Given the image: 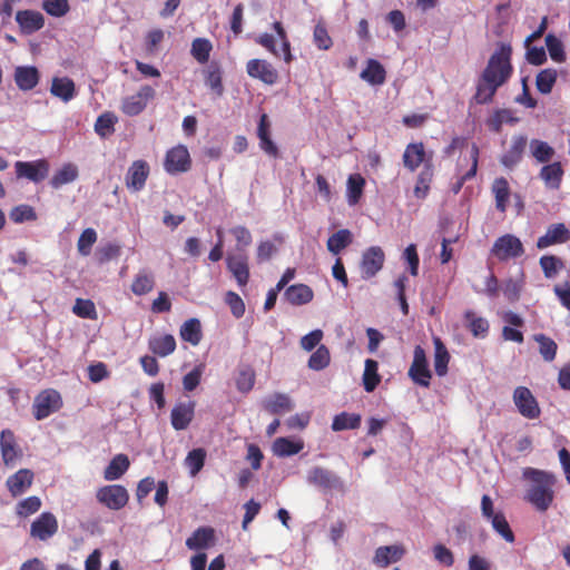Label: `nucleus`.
<instances>
[{"label":"nucleus","mask_w":570,"mask_h":570,"mask_svg":"<svg viewBox=\"0 0 570 570\" xmlns=\"http://www.w3.org/2000/svg\"><path fill=\"white\" fill-rule=\"evenodd\" d=\"M205 83L216 96L223 95L222 70L216 63L209 65L205 70Z\"/></svg>","instance_id":"nucleus-46"},{"label":"nucleus","mask_w":570,"mask_h":570,"mask_svg":"<svg viewBox=\"0 0 570 570\" xmlns=\"http://www.w3.org/2000/svg\"><path fill=\"white\" fill-rule=\"evenodd\" d=\"M557 70L547 68L541 70L535 78V86L539 92L548 95L552 91V88L557 81Z\"/></svg>","instance_id":"nucleus-48"},{"label":"nucleus","mask_w":570,"mask_h":570,"mask_svg":"<svg viewBox=\"0 0 570 570\" xmlns=\"http://www.w3.org/2000/svg\"><path fill=\"white\" fill-rule=\"evenodd\" d=\"M155 286L154 276L147 271H140L134 277L131 292L137 296H142L153 291Z\"/></svg>","instance_id":"nucleus-42"},{"label":"nucleus","mask_w":570,"mask_h":570,"mask_svg":"<svg viewBox=\"0 0 570 570\" xmlns=\"http://www.w3.org/2000/svg\"><path fill=\"white\" fill-rule=\"evenodd\" d=\"M362 416L360 414L341 412L334 416L331 428L334 432L355 430L360 428Z\"/></svg>","instance_id":"nucleus-37"},{"label":"nucleus","mask_w":570,"mask_h":570,"mask_svg":"<svg viewBox=\"0 0 570 570\" xmlns=\"http://www.w3.org/2000/svg\"><path fill=\"white\" fill-rule=\"evenodd\" d=\"M331 361L330 351L325 345H320L309 356L308 367L314 371H321L328 366Z\"/></svg>","instance_id":"nucleus-55"},{"label":"nucleus","mask_w":570,"mask_h":570,"mask_svg":"<svg viewBox=\"0 0 570 570\" xmlns=\"http://www.w3.org/2000/svg\"><path fill=\"white\" fill-rule=\"evenodd\" d=\"M360 77L372 86H379L384 83L386 71L377 60L368 59Z\"/></svg>","instance_id":"nucleus-33"},{"label":"nucleus","mask_w":570,"mask_h":570,"mask_svg":"<svg viewBox=\"0 0 570 570\" xmlns=\"http://www.w3.org/2000/svg\"><path fill=\"white\" fill-rule=\"evenodd\" d=\"M117 117L112 112H104L97 118L95 130L100 137H107L114 132Z\"/></svg>","instance_id":"nucleus-58"},{"label":"nucleus","mask_w":570,"mask_h":570,"mask_svg":"<svg viewBox=\"0 0 570 570\" xmlns=\"http://www.w3.org/2000/svg\"><path fill=\"white\" fill-rule=\"evenodd\" d=\"M78 177V168L76 165L68 163L65 164L50 179L52 188L58 189L61 186L72 183Z\"/></svg>","instance_id":"nucleus-39"},{"label":"nucleus","mask_w":570,"mask_h":570,"mask_svg":"<svg viewBox=\"0 0 570 570\" xmlns=\"http://www.w3.org/2000/svg\"><path fill=\"white\" fill-rule=\"evenodd\" d=\"M17 87L22 91H30L37 87L40 72L35 66H18L13 73Z\"/></svg>","instance_id":"nucleus-20"},{"label":"nucleus","mask_w":570,"mask_h":570,"mask_svg":"<svg viewBox=\"0 0 570 570\" xmlns=\"http://www.w3.org/2000/svg\"><path fill=\"white\" fill-rule=\"evenodd\" d=\"M130 461L126 454L115 455L104 471V479L115 481L120 479L129 469Z\"/></svg>","instance_id":"nucleus-32"},{"label":"nucleus","mask_w":570,"mask_h":570,"mask_svg":"<svg viewBox=\"0 0 570 570\" xmlns=\"http://www.w3.org/2000/svg\"><path fill=\"white\" fill-rule=\"evenodd\" d=\"M206 459V451L202 448L191 450L186 459L185 464L189 469L191 475H196L204 466Z\"/></svg>","instance_id":"nucleus-57"},{"label":"nucleus","mask_w":570,"mask_h":570,"mask_svg":"<svg viewBox=\"0 0 570 570\" xmlns=\"http://www.w3.org/2000/svg\"><path fill=\"white\" fill-rule=\"evenodd\" d=\"M63 406L61 394L55 389L40 391L32 403V414L37 421L45 420Z\"/></svg>","instance_id":"nucleus-3"},{"label":"nucleus","mask_w":570,"mask_h":570,"mask_svg":"<svg viewBox=\"0 0 570 570\" xmlns=\"http://www.w3.org/2000/svg\"><path fill=\"white\" fill-rule=\"evenodd\" d=\"M50 94L63 102L72 100L77 95L73 80L69 77H53Z\"/></svg>","instance_id":"nucleus-24"},{"label":"nucleus","mask_w":570,"mask_h":570,"mask_svg":"<svg viewBox=\"0 0 570 570\" xmlns=\"http://www.w3.org/2000/svg\"><path fill=\"white\" fill-rule=\"evenodd\" d=\"M434 343V371L438 376H444L448 373V365L450 362V354L442 342V340L438 336L433 338Z\"/></svg>","instance_id":"nucleus-35"},{"label":"nucleus","mask_w":570,"mask_h":570,"mask_svg":"<svg viewBox=\"0 0 570 570\" xmlns=\"http://www.w3.org/2000/svg\"><path fill=\"white\" fill-rule=\"evenodd\" d=\"M265 409L272 414H283L293 410V403L286 394L277 393L264 402Z\"/></svg>","instance_id":"nucleus-41"},{"label":"nucleus","mask_w":570,"mask_h":570,"mask_svg":"<svg viewBox=\"0 0 570 570\" xmlns=\"http://www.w3.org/2000/svg\"><path fill=\"white\" fill-rule=\"evenodd\" d=\"M0 448L4 464H12L19 455V451L17 449L14 434L11 430H3L1 432Z\"/></svg>","instance_id":"nucleus-31"},{"label":"nucleus","mask_w":570,"mask_h":570,"mask_svg":"<svg viewBox=\"0 0 570 570\" xmlns=\"http://www.w3.org/2000/svg\"><path fill=\"white\" fill-rule=\"evenodd\" d=\"M570 239V230L564 224H552L548 227L547 233L539 237L537 240V247L542 249L554 244H562Z\"/></svg>","instance_id":"nucleus-21"},{"label":"nucleus","mask_w":570,"mask_h":570,"mask_svg":"<svg viewBox=\"0 0 570 570\" xmlns=\"http://www.w3.org/2000/svg\"><path fill=\"white\" fill-rule=\"evenodd\" d=\"M491 254L500 262H505L522 256L524 254V247L517 236L505 234L497 238L492 246Z\"/></svg>","instance_id":"nucleus-5"},{"label":"nucleus","mask_w":570,"mask_h":570,"mask_svg":"<svg viewBox=\"0 0 570 570\" xmlns=\"http://www.w3.org/2000/svg\"><path fill=\"white\" fill-rule=\"evenodd\" d=\"M403 165L410 171H415L421 165L425 166V163L432 157H426L425 147L422 141L411 142L405 147L403 153Z\"/></svg>","instance_id":"nucleus-18"},{"label":"nucleus","mask_w":570,"mask_h":570,"mask_svg":"<svg viewBox=\"0 0 570 570\" xmlns=\"http://www.w3.org/2000/svg\"><path fill=\"white\" fill-rule=\"evenodd\" d=\"M96 499L109 510L118 511L128 504L129 493L121 484H108L96 491Z\"/></svg>","instance_id":"nucleus-4"},{"label":"nucleus","mask_w":570,"mask_h":570,"mask_svg":"<svg viewBox=\"0 0 570 570\" xmlns=\"http://www.w3.org/2000/svg\"><path fill=\"white\" fill-rule=\"evenodd\" d=\"M148 348L160 357H166L176 350V340L171 334L156 335L149 338Z\"/></svg>","instance_id":"nucleus-27"},{"label":"nucleus","mask_w":570,"mask_h":570,"mask_svg":"<svg viewBox=\"0 0 570 570\" xmlns=\"http://www.w3.org/2000/svg\"><path fill=\"white\" fill-rule=\"evenodd\" d=\"M191 159L188 149L178 145L166 153L164 168L170 175L186 173L190 169Z\"/></svg>","instance_id":"nucleus-10"},{"label":"nucleus","mask_w":570,"mask_h":570,"mask_svg":"<svg viewBox=\"0 0 570 570\" xmlns=\"http://www.w3.org/2000/svg\"><path fill=\"white\" fill-rule=\"evenodd\" d=\"M464 318L468 322L470 332L475 337H484L489 332V323L485 318L479 317L472 311L464 313Z\"/></svg>","instance_id":"nucleus-50"},{"label":"nucleus","mask_w":570,"mask_h":570,"mask_svg":"<svg viewBox=\"0 0 570 570\" xmlns=\"http://www.w3.org/2000/svg\"><path fill=\"white\" fill-rule=\"evenodd\" d=\"M404 554V550L397 546H384L380 547L375 551L373 562L382 568L387 567L391 563L397 562Z\"/></svg>","instance_id":"nucleus-30"},{"label":"nucleus","mask_w":570,"mask_h":570,"mask_svg":"<svg viewBox=\"0 0 570 570\" xmlns=\"http://www.w3.org/2000/svg\"><path fill=\"white\" fill-rule=\"evenodd\" d=\"M407 374L415 384L423 387L430 386L432 372L429 368L425 351L420 345L414 347L413 361Z\"/></svg>","instance_id":"nucleus-6"},{"label":"nucleus","mask_w":570,"mask_h":570,"mask_svg":"<svg viewBox=\"0 0 570 570\" xmlns=\"http://www.w3.org/2000/svg\"><path fill=\"white\" fill-rule=\"evenodd\" d=\"M215 543V530L210 527H200L187 538L186 546L190 550L207 549Z\"/></svg>","instance_id":"nucleus-23"},{"label":"nucleus","mask_w":570,"mask_h":570,"mask_svg":"<svg viewBox=\"0 0 570 570\" xmlns=\"http://www.w3.org/2000/svg\"><path fill=\"white\" fill-rule=\"evenodd\" d=\"M540 266L547 278L554 277L563 268V262L553 255H544L540 258Z\"/></svg>","instance_id":"nucleus-62"},{"label":"nucleus","mask_w":570,"mask_h":570,"mask_svg":"<svg viewBox=\"0 0 570 570\" xmlns=\"http://www.w3.org/2000/svg\"><path fill=\"white\" fill-rule=\"evenodd\" d=\"M284 296L289 304L299 306L309 303L314 297V293L305 284H294L286 288Z\"/></svg>","instance_id":"nucleus-28"},{"label":"nucleus","mask_w":570,"mask_h":570,"mask_svg":"<svg viewBox=\"0 0 570 570\" xmlns=\"http://www.w3.org/2000/svg\"><path fill=\"white\" fill-rule=\"evenodd\" d=\"M233 381L240 393L249 392V363L242 358L233 373Z\"/></svg>","instance_id":"nucleus-44"},{"label":"nucleus","mask_w":570,"mask_h":570,"mask_svg":"<svg viewBox=\"0 0 570 570\" xmlns=\"http://www.w3.org/2000/svg\"><path fill=\"white\" fill-rule=\"evenodd\" d=\"M304 448L301 439L277 438L273 442V453L279 458L292 456L299 453Z\"/></svg>","instance_id":"nucleus-29"},{"label":"nucleus","mask_w":570,"mask_h":570,"mask_svg":"<svg viewBox=\"0 0 570 570\" xmlns=\"http://www.w3.org/2000/svg\"><path fill=\"white\" fill-rule=\"evenodd\" d=\"M41 508V500L39 497L31 495L16 505V513L19 517L27 518L36 512H38Z\"/></svg>","instance_id":"nucleus-59"},{"label":"nucleus","mask_w":570,"mask_h":570,"mask_svg":"<svg viewBox=\"0 0 570 570\" xmlns=\"http://www.w3.org/2000/svg\"><path fill=\"white\" fill-rule=\"evenodd\" d=\"M524 281H523V274H521V277L519 279L509 278L503 282L502 284V292L504 297L510 303H515L520 298L521 291L523 288Z\"/></svg>","instance_id":"nucleus-54"},{"label":"nucleus","mask_w":570,"mask_h":570,"mask_svg":"<svg viewBox=\"0 0 570 570\" xmlns=\"http://www.w3.org/2000/svg\"><path fill=\"white\" fill-rule=\"evenodd\" d=\"M10 219L13 223L20 224L27 220H35L37 218V214L35 209L29 205H19L11 209Z\"/></svg>","instance_id":"nucleus-64"},{"label":"nucleus","mask_w":570,"mask_h":570,"mask_svg":"<svg viewBox=\"0 0 570 570\" xmlns=\"http://www.w3.org/2000/svg\"><path fill=\"white\" fill-rule=\"evenodd\" d=\"M522 478L528 482L524 500L539 512H546L554 500L556 475L529 466L522 470Z\"/></svg>","instance_id":"nucleus-2"},{"label":"nucleus","mask_w":570,"mask_h":570,"mask_svg":"<svg viewBox=\"0 0 570 570\" xmlns=\"http://www.w3.org/2000/svg\"><path fill=\"white\" fill-rule=\"evenodd\" d=\"M365 179L360 175H351L347 179V202L350 205H356L363 194Z\"/></svg>","instance_id":"nucleus-49"},{"label":"nucleus","mask_w":570,"mask_h":570,"mask_svg":"<svg viewBox=\"0 0 570 570\" xmlns=\"http://www.w3.org/2000/svg\"><path fill=\"white\" fill-rule=\"evenodd\" d=\"M307 481L324 491L343 488L341 479L334 472L321 466H315L308 472Z\"/></svg>","instance_id":"nucleus-15"},{"label":"nucleus","mask_w":570,"mask_h":570,"mask_svg":"<svg viewBox=\"0 0 570 570\" xmlns=\"http://www.w3.org/2000/svg\"><path fill=\"white\" fill-rule=\"evenodd\" d=\"M493 529L507 541L512 543L514 541V533L511 530L509 522L507 521L503 513L498 512L495 517L491 519Z\"/></svg>","instance_id":"nucleus-61"},{"label":"nucleus","mask_w":570,"mask_h":570,"mask_svg":"<svg viewBox=\"0 0 570 570\" xmlns=\"http://www.w3.org/2000/svg\"><path fill=\"white\" fill-rule=\"evenodd\" d=\"M546 46L549 52L550 58L558 63L566 61V52L564 46L562 41L554 36L553 33H549L546 37Z\"/></svg>","instance_id":"nucleus-53"},{"label":"nucleus","mask_w":570,"mask_h":570,"mask_svg":"<svg viewBox=\"0 0 570 570\" xmlns=\"http://www.w3.org/2000/svg\"><path fill=\"white\" fill-rule=\"evenodd\" d=\"M228 269L233 273L239 285H245L248 279V267L246 261L235 256L227 257Z\"/></svg>","instance_id":"nucleus-52"},{"label":"nucleus","mask_w":570,"mask_h":570,"mask_svg":"<svg viewBox=\"0 0 570 570\" xmlns=\"http://www.w3.org/2000/svg\"><path fill=\"white\" fill-rule=\"evenodd\" d=\"M513 402L523 417L528 420H535L540 417L541 409L530 389L525 386H518L513 392Z\"/></svg>","instance_id":"nucleus-8"},{"label":"nucleus","mask_w":570,"mask_h":570,"mask_svg":"<svg viewBox=\"0 0 570 570\" xmlns=\"http://www.w3.org/2000/svg\"><path fill=\"white\" fill-rule=\"evenodd\" d=\"M58 520L51 512H42L30 525V535L47 541L58 532Z\"/></svg>","instance_id":"nucleus-13"},{"label":"nucleus","mask_w":570,"mask_h":570,"mask_svg":"<svg viewBox=\"0 0 570 570\" xmlns=\"http://www.w3.org/2000/svg\"><path fill=\"white\" fill-rule=\"evenodd\" d=\"M149 174L150 167L146 160L132 161L125 177L126 187L134 193L142 190Z\"/></svg>","instance_id":"nucleus-14"},{"label":"nucleus","mask_w":570,"mask_h":570,"mask_svg":"<svg viewBox=\"0 0 570 570\" xmlns=\"http://www.w3.org/2000/svg\"><path fill=\"white\" fill-rule=\"evenodd\" d=\"M195 402H179L170 413V422L176 431L185 430L189 426L195 416Z\"/></svg>","instance_id":"nucleus-16"},{"label":"nucleus","mask_w":570,"mask_h":570,"mask_svg":"<svg viewBox=\"0 0 570 570\" xmlns=\"http://www.w3.org/2000/svg\"><path fill=\"white\" fill-rule=\"evenodd\" d=\"M492 191L495 197L497 209L501 213H504L507 210L510 197V187L508 180L503 177L497 178L492 185Z\"/></svg>","instance_id":"nucleus-40"},{"label":"nucleus","mask_w":570,"mask_h":570,"mask_svg":"<svg viewBox=\"0 0 570 570\" xmlns=\"http://www.w3.org/2000/svg\"><path fill=\"white\" fill-rule=\"evenodd\" d=\"M511 56V45L499 42L478 81L476 91L473 97L476 104L485 105L491 102L497 90L509 81L513 73Z\"/></svg>","instance_id":"nucleus-1"},{"label":"nucleus","mask_w":570,"mask_h":570,"mask_svg":"<svg viewBox=\"0 0 570 570\" xmlns=\"http://www.w3.org/2000/svg\"><path fill=\"white\" fill-rule=\"evenodd\" d=\"M527 144H528L527 136H524V135H514L511 138L510 147L501 156V159H500L501 164L505 168H509V169H511L514 166H517L521 161V159L523 157V154H524L525 148H527Z\"/></svg>","instance_id":"nucleus-17"},{"label":"nucleus","mask_w":570,"mask_h":570,"mask_svg":"<svg viewBox=\"0 0 570 570\" xmlns=\"http://www.w3.org/2000/svg\"><path fill=\"white\" fill-rule=\"evenodd\" d=\"M362 380L366 392L371 393L377 387L381 382V375L379 374V363L375 360H365Z\"/></svg>","instance_id":"nucleus-38"},{"label":"nucleus","mask_w":570,"mask_h":570,"mask_svg":"<svg viewBox=\"0 0 570 570\" xmlns=\"http://www.w3.org/2000/svg\"><path fill=\"white\" fill-rule=\"evenodd\" d=\"M212 49L210 41L205 38H196L191 43V55L199 63L208 61Z\"/></svg>","instance_id":"nucleus-56"},{"label":"nucleus","mask_w":570,"mask_h":570,"mask_svg":"<svg viewBox=\"0 0 570 570\" xmlns=\"http://www.w3.org/2000/svg\"><path fill=\"white\" fill-rule=\"evenodd\" d=\"M531 155L537 161L546 164L554 156V149L546 141L532 139L530 142Z\"/></svg>","instance_id":"nucleus-51"},{"label":"nucleus","mask_w":570,"mask_h":570,"mask_svg":"<svg viewBox=\"0 0 570 570\" xmlns=\"http://www.w3.org/2000/svg\"><path fill=\"white\" fill-rule=\"evenodd\" d=\"M97 242V233L94 228H86L79 236L77 249L80 255L88 256Z\"/></svg>","instance_id":"nucleus-60"},{"label":"nucleus","mask_w":570,"mask_h":570,"mask_svg":"<svg viewBox=\"0 0 570 570\" xmlns=\"http://www.w3.org/2000/svg\"><path fill=\"white\" fill-rule=\"evenodd\" d=\"M385 254L380 246H371L364 250L361 259V275L363 279L374 277L384 266Z\"/></svg>","instance_id":"nucleus-12"},{"label":"nucleus","mask_w":570,"mask_h":570,"mask_svg":"<svg viewBox=\"0 0 570 570\" xmlns=\"http://www.w3.org/2000/svg\"><path fill=\"white\" fill-rule=\"evenodd\" d=\"M72 312L82 318L97 320V311L92 301L77 298Z\"/></svg>","instance_id":"nucleus-63"},{"label":"nucleus","mask_w":570,"mask_h":570,"mask_svg":"<svg viewBox=\"0 0 570 570\" xmlns=\"http://www.w3.org/2000/svg\"><path fill=\"white\" fill-rule=\"evenodd\" d=\"M49 169V161L45 158L33 161L18 160L14 164L17 178H26L36 184L42 181L48 176Z\"/></svg>","instance_id":"nucleus-7"},{"label":"nucleus","mask_w":570,"mask_h":570,"mask_svg":"<svg viewBox=\"0 0 570 570\" xmlns=\"http://www.w3.org/2000/svg\"><path fill=\"white\" fill-rule=\"evenodd\" d=\"M517 121L518 118L513 116L510 109H498L488 119L487 124L492 131L500 132L503 124H514Z\"/></svg>","instance_id":"nucleus-47"},{"label":"nucleus","mask_w":570,"mask_h":570,"mask_svg":"<svg viewBox=\"0 0 570 570\" xmlns=\"http://www.w3.org/2000/svg\"><path fill=\"white\" fill-rule=\"evenodd\" d=\"M259 149L269 158L279 157V149L272 139V121L266 114H262L256 128Z\"/></svg>","instance_id":"nucleus-9"},{"label":"nucleus","mask_w":570,"mask_h":570,"mask_svg":"<svg viewBox=\"0 0 570 570\" xmlns=\"http://www.w3.org/2000/svg\"><path fill=\"white\" fill-rule=\"evenodd\" d=\"M183 341L196 346L200 343L203 333L202 325L198 318H189L181 326L179 331Z\"/></svg>","instance_id":"nucleus-36"},{"label":"nucleus","mask_w":570,"mask_h":570,"mask_svg":"<svg viewBox=\"0 0 570 570\" xmlns=\"http://www.w3.org/2000/svg\"><path fill=\"white\" fill-rule=\"evenodd\" d=\"M353 242L352 233L348 229H340L327 239V249L337 255Z\"/></svg>","instance_id":"nucleus-43"},{"label":"nucleus","mask_w":570,"mask_h":570,"mask_svg":"<svg viewBox=\"0 0 570 570\" xmlns=\"http://www.w3.org/2000/svg\"><path fill=\"white\" fill-rule=\"evenodd\" d=\"M433 175H434L433 164H432V160L429 159L425 163V166L423 167V169L417 175L416 184H415V187L413 190L414 196L416 198L423 199L426 197V195L429 194V190H430V185L432 183Z\"/></svg>","instance_id":"nucleus-34"},{"label":"nucleus","mask_w":570,"mask_h":570,"mask_svg":"<svg viewBox=\"0 0 570 570\" xmlns=\"http://www.w3.org/2000/svg\"><path fill=\"white\" fill-rule=\"evenodd\" d=\"M252 77L261 79L266 85H274L278 80V72L271 62L261 59H253Z\"/></svg>","instance_id":"nucleus-26"},{"label":"nucleus","mask_w":570,"mask_h":570,"mask_svg":"<svg viewBox=\"0 0 570 570\" xmlns=\"http://www.w3.org/2000/svg\"><path fill=\"white\" fill-rule=\"evenodd\" d=\"M33 482V472L29 469H20L8 478L7 487L12 497L23 494Z\"/></svg>","instance_id":"nucleus-22"},{"label":"nucleus","mask_w":570,"mask_h":570,"mask_svg":"<svg viewBox=\"0 0 570 570\" xmlns=\"http://www.w3.org/2000/svg\"><path fill=\"white\" fill-rule=\"evenodd\" d=\"M533 340L539 344V353L546 362H552L556 358L558 345L544 334L533 335Z\"/></svg>","instance_id":"nucleus-45"},{"label":"nucleus","mask_w":570,"mask_h":570,"mask_svg":"<svg viewBox=\"0 0 570 570\" xmlns=\"http://www.w3.org/2000/svg\"><path fill=\"white\" fill-rule=\"evenodd\" d=\"M564 170L560 161L544 165L539 173L540 179L551 189H559L562 183Z\"/></svg>","instance_id":"nucleus-25"},{"label":"nucleus","mask_w":570,"mask_h":570,"mask_svg":"<svg viewBox=\"0 0 570 570\" xmlns=\"http://www.w3.org/2000/svg\"><path fill=\"white\" fill-rule=\"evenodd\" d=\"M155 97V90L149 85L140 87L138 92L122 99L121 111L127 116H137L141 114L148 101Z\"/></svg>","instance_id":"nucleus-11"},{"label":"nucleus","mask_w":570,"mask_h":570,"mask_svg":"<svg viewBox=\"0 0 570 570\" xmlns=\"http://www.w3.org/2000/svg\"><path fill=\"white\" fill-rule=\"evenodd\" d=\"M16 21L23 35H31L40 30L45 24L41 12L35 10H19L16 13Z\"/></svg>","instance_id":"nucleus-19"}]
</instances>
